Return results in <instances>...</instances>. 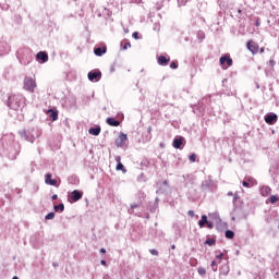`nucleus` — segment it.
I'll return each mask as SVG.
<instances>
[{
  "instance_id": "41",
  "label": "nucleus",
  "mask_w": 279,
  "mask_h": 279,
  "mask_svg": "<svg viewBox=\"0 0 279 279\" xmlns=\"http://www.w3.org/2000/svg\"><path fill=\"white\" fill-rule=\"evenodd\" d=\"M132 36H133V38H134L135 40H140V39H141V37L138 36V32H134V33L132 34Z\"/></svg>"
},
{
  "instance_id": "34",
  "label": "nucleus",
  "mask_w": 279,
  "mask_h": 279,
  "mask_svg": "<svg viewBox=\"0 0 279 279\" xmlns=\"http://www.w3.org/2000/svg\"><path fill=\"white\" fill-rule=\"evenodd\" d=\"M135 208H141V203H133L131 204V209H129V213H132Z\"/></svg>"
},
{
  "instance_id": "36",
  "label": "nucleus",
  "mask_w": 279,
  "mask_h": 279,
  "mask_svg": "<svg viewBox=\"0 0 279 279\" xmlns=\"http://www.w3.org/2000/svg\"><path fill=\"white\" fill-rule=\"evenodd\" d=\"M197 271L199 276H206V268L199 267Z\"/></svg>"
},
{
  "instance_id": "14",
  "label": "nucleus",
  "mask_w": 279,
  "mask_h": 279,
  "mask_svg": "<svg viewBox=\"0 0 279 279\" xmlns=\"http://www.w3.org/2000/svg\"><path fill=\"white\" fill-rule=\"evenodd\" d=\"M36 60L37 61H41L43 63L49 62V54L47 52H45V51H39L36 54Z\"/></svg>"
},
{
  "instance_id": "29",
  "label": "nucleus",
  "mask_w": 279,
  "mask_h": 279,
  "mask_svg": "<svg viewBox=\"0 0 279 279\" xmlns=\"http://www.w3.org/2000/svg\"><path fill=\"white\" fill-rule=\"evenodd\" d=\"M53 208H54L56 213H58V211L64 213V205L62 203L59 205H54Z\"/></svg>"
},
{
  "instance_id": "4",
  "label": "nucleus",
  "mask_w": 279,
  "mask_h": 279,
  "mask_svg": "<svg viewBox=\"0 0 279 279\" xmlns=\"http://www.w3.org/2000/svg\"><path fill=\"white\" fill-rule=\"evenodd\" d=\"M201 191L203 193H213L217 191V184H215V181H213V179L208 177V179L204 180L201 183Z\"/></svg>"
},
{
  "instance_id": "62",
  "label": "nucleus",
  "mask_w": 279,
  "mask_h": 279,
  "mask_svg": "<svg viewBox=\"0 0 279 279\" xmlns=\"http://www.w3.org/2000/svg\"><path fill=\"white\" fill-rule=\"evenodd\" d=\"M136 279H141V278H136Z\"/></svg>"
},
{
  "instance_id": "54",
  "label": "nucleus",
  "mask_w": 279,
  "mask_h": 279,
  "mask_svg": "<svg viewBox=\"0 0 279 279\" xmlns=\"http://www.w3.org/2000/svg\"><path fill=\"white\" fill-rule=\"evenodd\" d=\"M171 250H175V244H172V245H171Z\"/></svg>"
},
{
  "instance_id": "19",
  "label": "nucleus",
  "mask_w": 279,
  "mask_h": 279,
  "mask_svg": "<svg viewBox=\"0 0 279 279\" xmlns=\"http://www.w3.org/2000/svg\"><path fill=\"white\" fill-rule=\"evenodd\" d=\"M45 182L49 184V186H56L58 184V180L51 179V173L46 174Z\"/></svg>"
},
{
  "instance_id": "47",
  "label": "nucleus",
  "mask_w": 279,
  "mask_h": 279,
  "mask_svg": "<svg viewBox=\"0 0 279 279\" xmlns=\"http://www.w3.org/2000/svg\"><path fill=\"white\" fill-rule=\"evenodd\" d=\"M51 199H52V202H56V199H58V195L57 194L52 195Z\"/></svg>"
},
{
  "instance_id": "17",
  "label": "nucleus",
  "mask_w": 279,
  "mask_h": 279,
  "mask_svg": "<svg viewBox=\"0 0 279 279\" xmlns=\"http://www.w3.org/2000/svg\"><path fill=\"white\" fill-rule=\"evenodd\" d=\"M107 51H108V47L106 46L97 47L94 49L95 56H98L99 58H101V56H104Z\"/></svg>"
},
{
  "instance_id": "40",
  "label": "nucleus",
  "mask_w": 279,
  "mask_h": 279,
  "mask_svg": "<svg viewBox=\"0 0 279 279\" xmlns=\"http://www.w3.org/2000/svg\"><path fill=\"white\" fill-rule=\"evenodd\" d=\"M130 47H132V44H130V41L125 43L124 46H123V50H128L130 49Z\"/></svg>"
},
{
  "instance_id": "25",
  "label": "nucleus",
  "mask_w": 279,
  "mask_h": 279,
  "mask_svg": "<svg viewBox=\"0 0 279 279\" xmlns=\"http://www.w3.org/2000/svg\"><path fill=\"white\" fill-rule=\"evenodd\" d=\"M48 114L51 121H58V110L49 109Z\"/></svg>"
},
{
  "instance_id": "1",
  "label": "nucleus",
  "mask_w": 279,
  "mask_h": 279,
  "mask_svg": "<svg viewBox=\"0 0 279 279\" xmlns=\"http://www.w3.org/2000/svg\"><path fill=\"white\" fill-rule=\"evenodd\" d=\"M16 58L24 66H27L34 60L32 54V49L29 48H21L16 52Z\"/></svg>"
},
{
  "instance_id": "22",
  "label": "nucleus",
  "mask_w": 279,
  "mask_h": 279,
  "mask_svg": "<svg viewBox=\"0 0 279 279\" xmlns=\"http://www.w3.org/2000/svg\"><path fill=\"white\" fill-rule=\"evenodd\" d=\"M88 132L92 136H99L101 134V126L90 128Z\"/></svg>"
},
{
  "instance_id": "39",
  "label": "nucleus",
  "mask_w": 279,
  "mask_h": 279,
  "mask_svg": "<svg viewBox=\"0 0 279 279\" xmlns=\"http://www.w3.org/2000/svg\"><path fill=\"white\" fill-rule=\"evenodd\" d=\"M268 64H269V66H271V69H274L276 66V60L270 59Z\"/></svg>"
},
{
  "instance_id": "35",
  "label": "nucleus",
  "mask_w": 279,
  "mask_h": 279,
  "mask_svg": "<svg viewBox=\"0 0 279 279\" xmlns=\"http://www.w3.org/2000/svg\"><path fill=\"white\" fill-rule=\"evenodd\" d=\"M269 202H270V204H276V202H279V197L276 196V195H271V196L269 197Z\"/></svg>"
},
{
  "instance_id": "55",
  "label": "nucleus",
  "mask_w": 279,
  "mask_h": 279,
  "mask_svg": "<svg viewBox=\"0 0 279 279\" xmlns=\"http://www.w3.org/2000/svg\"><path fill=\"white\" fill-rule=\"evenodd\" d=\"M236 199H238V196L235 195V196L233 197V202H236Z\"/></svg>"
},
{
  "instance_id": "48",
  "label": "nucleus",
  "mask_w": 279,
  "mask_h": 279,
  "mask_svg": "<svg viewBox=\"0 0 279 279\" xmlns=\"http://www.w3.org/2000/svg\"><path fill=\"white\" fill-rule=\"evenodd\" d=\"M198 38H204V32L198 33Z\"/></svg>"
},
{
  "instance_id": "44",
  "label": "nucleus",
  "mask_w": 279,
  "mask_h": 279,
  "mask_svg": "<svg viewBox=\"0 0 279 279\" xmlns=\"http://www.w3.org/2000/svg\"><path fill=\"white\" fill-rule=\"evenodd\" d=\"M187 215H189V217H195V211L189 210V211H187Z\"/></svg>"
},
{
  "instance_id": "43",
  "label": "nucleus",
  "mask_w": 279,
  "mask_h": 279,
  "mask_svg": "<svg viewBox=\"0 0 279 279\" xmlns=\"http://www.w3.org/2000/svg\"><path fill=\"white\" fill-rule=\"evenodd\" d=\"M206 226L209 230H213V228H215V226L210 221H207Z\"/></svg>"
},
{
  "instance_id": "52",
  "label": "nucleus",
  "mask_w": 279,
  "mask_h": 279,
  "mask_svg": "<svg viewBox=\"0 0 279 279\" xmlns=\"http://www.w3.org/2000/svg\"><path fill=\"white\" fill-rule=\"evenodd\" d=\"M259 53H265V48H260Z\"/></svg>"
},
{
  "instance_id": "5",
  "label": "nucleus",
  "mask_w": 279,
  "mask_h": 279,
  "mask_svg": "<svg viewBox=\"0 0 279 279\" xmlns=\"http://www.w3.org/2000/svg\"><path fill=\"white\" fill-rule=\"evenodd\" d=\"M37 86L38 85L36 84V78L29 77V76L24 77V81H23L24 90H26L27 93H35Z\"/></svg>"
},
{
  "instance_id": "23",
  "label": "nucleus",
  "mask_w": 279,
  "mask_h": 279,
  "mask_svg": "<svg viewBox=\"0 0 279 279\" xmlns=\"http://www.w3.org/2000/svg\"><path fill=\"white\" fill-rule=\"evenodd\" d=\"M219 271L221 276H228V274H230V266H228V264H223Z\"/></svg>"
},
{
  "instance_id": "33",
  "label": "nucleus",
  "mask_w": 279,
  "mask_h": 279,
  "mask_svg": "<svg viewBox=\"0 0 279 279\" xmlns=\"http://www.w3.org/2000/svg\"><path fill=\"white\" fill-rule=\"evenodd\" d=\"M146 141L147 142L151 141V126L147 128Z\"/></svg>"
},
{
  "instance_id": "11",
  "label": "nucleus",
  "mask_w": 279,
  "mask_h": 279,
  "mask_svg": "<svg viewBox=\"0 0 279 279\" xmlns=\"http://www.w3.org/2000/svg\"><path fill=\"white\" fill-rule=\"evenodd\" d=\"M183 180L185 187L193 186V184H195V175L193 174L183 175Z\"/></svg>"
},
{
  "instance_id": "24",
  "label": "nucleus",
  "mask_w": 279,
  "mask_h": 279,
  "mask_svg": "<svg viewBox=\"0 0 279 279\" xmlns=\"http://www.w3.org/2000/svg\"><path fill=\"white\" fill-rule=\"evenodd\" d=\"M169 61H170V59H168V58L165 57V56H160V57L158 58V64H159L160 66H167V64H169Z\"/></svg>"
},
{
  "instance_id": "61",
  "label": "nucleus",
  "mask_w": 279,
  "mask_h": 279,
  "mask_svg": "<svg viewBox=\"0 0 279 279\" xmlns=\"http://www.w3.org/2000/svg\"><path fill=\"white\" fill-rule=\"evenodd\" d=\"M232 220L234 221V217L232 218Z\"/></svg>"
},
{
  "instance_id": "38",
  "label": "nucleus",
  "mask_w": 279,
  "mask_h": 279,
  "mask_svg": "<svg viewBox=\"0 0 279 279\" xmlns=\"http://www.w3.org/2000/svg\"><path fill=\"white\" fill-rule=\"evenodd\" d=\"M149 253L153 255V256H158V251L156 248H150L149 250Z\"/></svg>"
},
{
  "instance_id": "51",
  "label": "nucleus",
  "mask_w": 279,
  "mask_h": 279,
  "mask_svg": "<svg viewBox=\"0 0 279 279\" xmlns=\"http://www.w3.org/2000/svg\"><path fill=\"white\" fill-rule=\"evenodd\" d=\"M238 14H243V10L238 9Z\"/></svg>"
},
{
  "instance_id": "15",
  "label": "nucleus",
  "mask_w": 279,
  "mask_h": 279,
  "mask_svg": "<svg viewBox=\"0 0 279 279\" xmlns=\"http://www.w3.org/2000/svg\"><path fill=\"white\" fill-rule=\"evenodd\" d=\"M172 145L174 149H182V145H184V137L183 136L175 137L173 140Z\"/></svg>"
},
{
  "instance_id": "31",
  "label": "nucleus",
  "mask_w": 279,
  "mask_h": 279,
  "mask_svg": "<svg viewBox=\"0 0 279 279\" xmlns=\"http://www.w3.org/2000/svg\"><path fill=\"white\" fill-rule=\"evenodd\" d=\"M216 243H217V240L215 239H207L205 241V245H209V247H213V245H216Z\"/></svg>"
},
{
  "instance_id": "53",
  "label": "nucleus",
  "mask_w": 279,
  "mask_h": 279,
  "mask_svg": "<svg viewBox=\"0 0 279 279\" xmlns=\"http://www.w3.org/2000/svg\"><path fill=\"white\" fill-rule=\"evenodd\" d=\"M256 88H260V85L258 83H255Z\"/></svg>"
},
{
  "instance_id": "21",
  "label": "nucleus",
  "mask_w": 279,
  "mask_h": 279,
  "mask_svg": "<svg viewBox=\"0 0 279 279\" xmlns=\"http://www.w3.org/2000/svg\"><path fill=\"white\" fill-rule=\"evenodd\" d=\"M107 123L111 126V128H119V125H121V122L114 118H107Z\"/></svg>"
},
{
  "instance_id": "9",
  "label": "nucleus",
  "mask_w": 279,
  "mask_h": 279,
  "mask_svg": "<svg viewBox=\"0 0 279 279\" xmlns=\"http://www.w3.org/2000/svg\"><path fill=\"white\" fill-rule=\"evenodd\" d=\"M125 141H128V134L120 133L119 137L116 138L114 143L117 147H124Z\"/></svg>"
},
{
  "instance_id": "49",
  "label": "nucleus",
  "mask_w": 279,
  "mask_h": 279,
  "mask_svg": "<svg viewBox=\"0 0 279 279\" xmlns=\"http://www.w3.org/2000/svg\"><path fill=\"white\" fill-rule=\"evenodd\" d=\"M100 265H104V267H106L107 262H106L105 259H102V260L100 262Z\"/></svg>"
},
{
  "instance_id": "2",
  "label": "nucleus",
  "mask_w": 279,
  "mask_h": 279,
  "mask_svg": "<svg viewBox=\"0 0 279 279\" xmlns=\"http://www.w3.org/2000/svg\"><path fill=\"white\" fill-rule=\"evenodd\" d=\"M17 134L21 136V138H24V141H27L28 143H34L36 138H40L43 131L34 129L32 131L21 130L17 132Z\"/></svg>"
},
{
  "instance_id": "42",
  "label": "nucleus",
  "mask_w": 279,
  "mask_h": 279,
  "mask_svg": "<svg viewBox=\"0 0 279 279\" xmlns=\"http://www.w3.org/2000/svg\"><path fill=\"white\" fill-rule=\"evenodd\" d=\"M170 69H178V62L172 61V62L170 63Z\"/></svg>"
},
{
  "instance_id": "10",
  "label": "nucleus",
  "mask_w": 279,
  "mask_h": 279,
  "mask_svg": "<svg viewBox=\"0 0 279 279\" xmlns=\"http://www.w3.org/2000/svg\"><path fill=\"white\" fill-rule=\"evenodd\" d=\"M227 63V66H232L233 61L232 58L230 57V54H225L222 57H220V66H225Z\"/></svg>"
},
{
  "instance_id": "26",
  "label": "nucleus",
  "mask_w": 279,
  "mask_h": 279,
  "mask_svg": "<svg viewBox=\"0 0 279 279\" xmlns=\"http://www.w3.org/2000/svg\"><path fill=\"white\" fill-rule=\"evenodd\" d=\"M260 193H262L263 197H267V195L271 194V187L263 186V187H260Z\"/></svg>"
},
{
  "instance_id": "32",
  "label": "nucleus",
  "mask_w": 279,
  "mask_h": 279,
  "mask_svg": "<svg viewBox=\"0 0 279 279\" xmlns=\"http://www.w3.org/2000/svg\"><path fill=\"white\" fill-rule=\"evenodd\" d=\"M56 218V213L51 211L49 213L48 215L45 216V219L47 221L51 220V219H54Z\"/></svg>"
},
{
  "instance_id": "8",
  "label": "nucleus",
  "mask_w": 279,
  "mask_h": 279,
  "mask_svg": "<svg viewBox=\"0 0 279 279\" xmlns=\"http://www.w3.org/2000/svg\"><path fill=\"white\" fill-rule=\"evenodd\" d=\"M82 197H84V192H82L80 190H74L70 194V199L72 202H80V199H82Z\"/></svg>"
},
{
  "instance_id": "46",
  "label": "nucleus",
  "mask_w": 279,
  "mask_h": 279,
  "mask_svg": "<svg viewBox=\"0 0 279 279\" xmlns=\"http://www.w3.org/2000/svg\"><path fill=\"white\" fill-rule=\"evenodd\" d=\"M255 26H256V27H260V20L257 19V20L255 21Z\"/></svg>"
},
{
  "instance_id": "30",
  "label": "nucleus",
  "mask_w": 279,
  "mask_h": 279,
  "mask_svg": "<svg viewBox=\"0 0 279 279\" xmlns=\"http://www.w3.org/2000/svg\"><path fill=\"white\" fill-rule=\"evenodd\" d=\"M225 236H226V239H234V231H232V230H227V231L225 232Z\"/></svg>"
},
{
  "instance_id": "18",
  "label": "nucleus",
  "mask_w": 279,
  "mask_h": 279,
  "mask_svg": "<svg viewBox=\"0 0 279 279\" xmlns=\"http://www.w3.org/2000/svg\"><path fill=\"white\" fill-rule=\"evenodd\" d=\"M116 162H118L117 166H116L117 171H123V173H125V172L128 171V170L125 169V166H123V165L121 163V156H117V157H116Z\"/></svg>"
},
{
  "instance_id": "56",
  "label": "nucleus",
  "mask_w": 279,
  "mask_h": 279,
  "mask_svg": "<svg viewBox=\"0 0 279 279\" xmlns=\"http://www.w3.org/2000/svg\"><path fill=\"white\" fill-rule=\"evenodd\" d=\"M17 154H21V146H19V150H17Z\"/></svg>"
},
{
  "instance_id": "6",
  "label": "nucleus",
  "mask_w": 279,
  "mask_h": 279,
  "mask_svg": "<svg viewBox=\"0 0 279 279\" xmlns=\"http://www.w3.org/2000/svg\"><path fill=\"white\" fill-rule=\"evenodd\" d=\"M87 77L89 82H99L101 80V71L99 70H94L88 72Z\"/></svg>"
},
{
  "instance_id": "60",
  "label": "nucleus",
  "mask_w": 279,
  "mask_h": 279,
  "mask_svg": "<svg viewBox=\"0 0 279 279\" xmlns=\"http://www.w3.org/2000/svg\"><path fill=\"white\" fill-rule=\"evenodd\" d=\"M112 71H114V69H113V68L111 69V72H112Z\"/></svg>"
},
{
  "instance_id": "16",
  "label": "nucleus",
  "mask_w": 279,
  "mask_h": 279,
  "mask_svg": "<svg viewBox=\"0 0 279 279\" xmlns=\"http://www.w3.org/2000/svg\"><path fill=\"white\" fill-rule=\"evenodd\" d=\"M221 260H223V253L216 255V259L211 262L213 271H217V264L221 263Z\"/></svg>"
},
{
  "instance_id": "27",
  "label": "nucleus",
  "mask_w": 279,
  "mask_h": 279,
  "mask_svg": "<svg viewBox=\"0 0 279 279\" xmlns=\"http://www.w3.org/2000/svg\"><path fill=\"white\" fill-rule=\"evenodd\" d=\"M207 223H208V216L203 215L201 220L198 221L199 228H204V226H206Z\"/></svg>"
},
{
  "instance_id": "57",
  "label": "nucleus",
  "mask_w": 279,
  "mask_h": 279,
  "mask_svg": "<svg viewBox=\"0 0 279 279\" xmlns=\"http://www.w3.org/2000/svg\"><path fill=\"white\" fill-rule=\"evenodd\" d=\"M228 195H229V196H232V195H233V193H232V192H228Z\"/></svg>"
},
{
  "instance_id": "50",
  "label": "nucleus",
  "mask_w": 279,
  "mask_h": 279,
  "mask_svg": "<svg viewBox=\"0 0 279 279\" xmlns=\"http://www.w3.org/2000/svg\"><path fill=\"white\" fill-rule=\"evenodd\" d=\"M100 254H106V248H100Z\"/></svg>"
},
{
  "instance_id": "28",
  "label": "nucleus",
  "mask_w": 279,
  "mask_h": 279,
  "mask_svg": "<svg viewBox=\"0 0 279 279\" xmlns=\"http://www.w3.org/2000/svg\"><path fill=\"white\" fill-rule=\"evenodd\" d=\"M68 182L69 184H80V178L77 175L69 177Z\"/></svg>"
},
{
  "instance_id": "20",
  "label": "nucleus",
  "mask_w": 279,
  "mask_h": 279,
  "mask_svg": "<svg viewBox=\"0 0 279 279\" xmlns=\"http://www.w3.org/2000/svg\"><path fill=\"white\" fill-rule=\"evenodd\" d=\"M159 189L157 190V193H165L167 189H169V182L165 180L162 183H157Z\"/></svg>"
},
{
  "instance_id": "12",
  "label": "nucleus",
  "mask_w": 279,
  "mask_h": 279,
  "mask_svg": "<svg viewBox=\"0 0 279 279\" xmlns=\"http://www.w3.org/2000/svg\"><path fill=\"white\" fill-rule=\"evenodd\" d=\"M246 47L251 53L256 54L258 53V44L254 43V40H250L246 44Z\"/></svg>"
},
{
  "instance_id": "13",
  "label": "nucleus",
  "mask_w": 279,
  "mask_h": 279,
  "mask_svg": "<svg viewBox=\"0 0 279 279\" xmlns=\"http://www.w3.org/2000/svg\"><path fill=\"white\" fill-rule=\"evenodd\" d=\"M242 186H245V189H252V186H256V179L248 177L246 180L242 182Z\"/></svg>"
},
{
  "instance_id": "58",
  "label": "nucleus",
  "mask_w": 279,
  "mask_h": 279,
  "mask_svg": "<svg viewBox=\"0 0 279 279\" xmlns=\"http://www.w3.org/2000/svg\"><path fill=\"white\" fill-rule=\"evenodd\" d=\"M52 265H53V267H58V264H56V263H53Z\"/></svg>"
},
{
  "instance_id": "59",
  "label": "nucleus",
  "mask_w": 279,
  "mask_h": 279,
  "mask_svg": "<svg viewBox=\"0 0 279 279\" xmlns=\"http://www.w3.org/2000/svg\"><path fill=\"white\" fill-rule=\"evenodd\" d=\"M12 279H19V277L14 276Z\"/></svg>"
},
{
  "instance_id": "7",
  "label": "nucleus",
  "mask_w": 279,
  "mask_h": 279,
  "mask_svg": "<svg viewBox=\"0 0 279 279\" xmlns=\"http://www.w3.org/2000/svg\"><path fill=\"white\" fill-rule=\"evenodd\" d=\"M264 120L268 125H275V123H278V114L268 113L265 116Z\"/></svg>"
},
{
  "instance_id": "3",
  "label": "nucleus",
  "mask_w": 279,
  "mask_h": 279,
  "mask_svg": "<svg viewBox=\"0 0 279 279\" xmlns=\"http://www.w3.org/2000/svg\"><path fill=\"white\" fill-rule=\"evenodd\" d=\"M7 106L11 108V110H19L25 106V98L16 95L9 96Z\"/></svg>"
},
{
  "instance_id": "45",
  "label": "nucleus",
  "mask_w": 279,
  "mask_h": 279,
  "mask_svg": "<svg viewBox=\"0 0 279 279\" xmlns=\"http://www.w3.org/2000/svg\"><path fill=\"white\" fill-rule=\"evenodd\" d=\"M186 4V0H179V5H185Z\"/></svg>"
},
{
  "instance_id": "37",
  "label": "nucleus",
  "mask_w": 279,
  "mask_h": 279,
  "mask_svg": "<svg viewBox=\"0 0 279 279\" xmlns=\"http://www.w3.org/2000/svg\"><path fill=\"white\" fill-rule=\"evenodd\" d=\"M190 161L191 162H195V160H197V155H195V154H192V155H190Z\"/></svg>"
}]
</instances>
